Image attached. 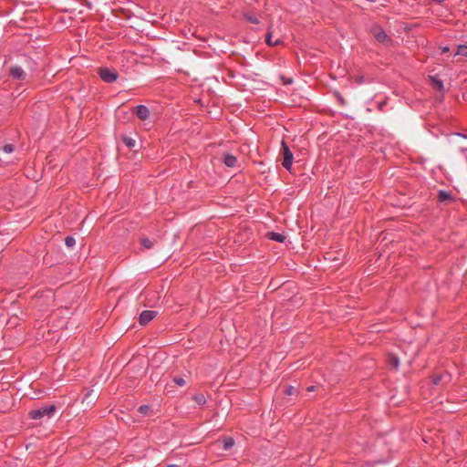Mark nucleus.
Instances as JSON below:
<instances>
[{
  "label": "nucleus",
  "instance_id": "obj_1",
  "mask_svg": "<svg viewBox=\"0 0 467 467\" xmlns=\"http://www.w3.org/2000/svg\"><path fill=\"white\" fill-rule=\"evenodd\" d=\"M57 410V407L54 404L42 406L36 410H33L29 412V416L33 420H42L44 418L50 419L53 417Z\"/></svg>",
  "mask_w": 467,
  "mask_h": 467
},
{
  "label": "nucleus",
  "instance_id": "obj_2",
  "mask_svg": "<svg viewBox=\"0 0 467 467\" xmlns=\"http://www.w3.org/2000/svg\"><path fill=\"white\" fill-rule=\"evenodd\" d=\"M370 33L379 43L384 46H389L392 43V39L386 34L380 26L374 25L371 26Z\"/></svg>",
  "mask_w": 467,
  "mask_h": 467
},
{
  "label": "nucleus",
  "instance_id": "obj_3",
  "mask_svg": "<svg viewBox=\"0 0 467 467\" xmlns=\"http://www.w3.org/2000/svg\"><path fill=\"white\" fill-rule=\"evenodd\" d=\"M99 78L106 83H113L119 78L118 72L114 68L107 67L98 68Z\"/></svg>",
  "mask_w": 467,
  "mask_h": 467
},
{
  "label": "nucleus",
  "instance_id": "obj_4",
  "mask_svg": "<svg viewBox=\"0 0 467 467\" xmlns=\"http://www.w3.org/2000/svg\"><path fill=\"white\" fill-rule=\"evenodd\" d=\"M281 146H282V150H283V155H284L282 166L286 171H291V167H292L293 161H294V155L285 140H282Z\"/></svg>",
  "mask_w": 467,
  "mask_h": 467
},
{
  "label": "nucleus",
  "instance_id": "obj_5",
  "mask_svg": "<svg viewBox=\"0 0 467 467\" xmlns=\"http://www.w3.org/2000/svg\"><path fill=\"white\" fill-rule=\"evenodd\" d=\"M133 113L140 119L146 120L150 118V111L145 105H138L134 108Z\"/></svg>",
  "mask_w": 467,
  "mask_h": 467
},
{
  "label": "nucleus",
  "instance_id": "obj_6",
  "mask_svg": "<svg viewBox=\"0 0 467 467\" xmlns=\"http://www.w3.org/2000/svg\"><path fill=\"white\" fill-rule=\"evenodd\" d=\"M158 312L154 310H144L140 314L139 322L140 325H147L150 323L156 316Z\"/></svg>",
  "mask_w": 467,
  "mask_h": 467
},
{
  "label": "nucleus",
  "instance_id": "obj_7",
  "mask_svg": "<svg viewBox=\"0 0 467 467\" xmlns=\"http://www.w3.org/2000/svg\"><path fill=\"white\" fill-rule=\"evenodd\" d=\"M9 73L14 79L17 80H24L26 77V71L20 66H12Z\"/></svg>",
  "mask_w": 467,
  "mask_h": 467
},
{
  "label": "nucleus",
  "instance_id": "obj_8",
  "mask_svg": "<svg viewBox=\"0 0 467 467\" xmlns=\"http://www.w3.org/2000/svg\"><path fill=\"white\" fill-rule=\"evenodd\" d=\"M451 380V375L448 374V373H441V374H439V375H435L433 378H432V383L434 385H439L441 384V382H449Z\"/></svg>",
  "mask_w": 467,
  "mask_h": 467
},
{
  "label": "nucleus",
  "instance_id": "obj_9",
  "mask_svg": "<svg viewBox=\"0 0 467 467\" xmlns=\"http://www.w3.org/2000/svg\"><path fill=\"white\" fill-rule=\"evenodd\" d=\"M223 161L225 164V166H227L229 168H234L236 166L237 158L233 154H225L223 156Z\"/></svg>",
  "mask_w": 467,
  "mask_h": 467
},
{
  "label": "nucleus",
  "instance_id": "obj_10",
  "mask_svg": "<svg viewBox=\"0 0 467 467\" xmlns=\"http://www.w3.org/2000/svg\"><path fill=\"white\" fill-rule=\"evenodd\" d=\"M24 59L26 69H28L31 73H34L37 70V64L35 60L27 57H25Z\"/></svg>",
  "mask_w": 467,
  "mask_h": 467
},
{
  "label": "nucleus",
  "instance_id": "obj_11",
  "mask_svg": "<svg viewBox=\"0 0 467 467\" xmlns=\"http://www.w3.org/2000/svg\"><path fill=\"white\" fill-rule=\"evenodd\" d=\"M218 443H222L223 450L228 451L234 447V440L232 437H225L223 441H219Z\"/></svg>",
  "mask_w": 467,
  "mask_h": 467
},
{
  "label": "nucleus",
  "instance_id": "obj_12",
  "mask_svg": "<svg viewBox=\"0 0 467 467\" xmlns=\"http://www.w3.org/2000/svg\"><path fill=\"white\" fill-rule=\"evenodd\" d=\"M97 399V395L94 393V390H88L82 399L83 402H87L88 405L93 404L95 400Z\"/></svg>",
  "mask_w": 467,
  "mask_h": 467
},
{
  "label": "nucleus",
  "instance_id": "obj_13",
  "mask_svg": "<svg viewBox=\"0 0 467 467\" xmlns=\"http://www.w3.org/2000/svg\"><path fill=\"white\" fill-rule=\"evenodd\" d=\"M388 362L390 367H392L394 369H398L400 367V359L399 358L394 354H389L388 357Z\"/></svg>",
  "mask_w": 467,
  "mask_h": 467
},
{
  "label": "nucleus",
  "instance_id": "obj_14",
  "mask_svg": "<svg viewBox=\"0 0 467 467\" xmlns=\"http://www.w3.org/2000/svg\"><path fill=\"white\" fill-rule=\"evenodd\" d=\"M268 237L270 240H274L278 243H283L285 240V236L284 234L275 232L268 233Z\"/></svg>",
  "mask_w": 467,
  "mask_h": 467
},
{
  "label": "nucleus",
  "instance_id": "obj_15",
  "mask_svg": "<svg viewBox=\"0 0 467 467\" xmlns=\"http://www.w3.org/2000/svg\"><path fill=\"white\" fill-rule=\"evenodd\" d=\"M431 83L433 85V87L438 89V90H443L444 88V86H443V82L442 80H441L439 78L437 77H431Z\"/></svg>",
  "mask_w": 467,
  "mask_h": 467
},
{
  "label": "nucleus",
  "instance_id": "obj_16",
  "mask_svg": "<svg viewBox=\"0 0 467 467\" xmlns=\"http://www.w3.org/2000/svg\"><path fill=\"white\" fill-rule=\"evenodd\" d=\"M140 244L144 248L150 249L153 247L154 241L145 237L140 240Z\"/></svg>",
  "mask_w": 467,
  "mask_h": 467
},
{
  "label": "nucleus",
  "instance_id": "obj_17",
  "mask_svg": "<svg viewBox=\"0 0 467 467\" xmlns=\"http://www.w3.org/2000/svg\"><path fill=\"white\" fill-rule=\"evenodd\" d=\"M455 55H461L467 57V45L458 46V50Z\"/></svg>",
  "mask_w": 467,
  "mask_h": 467
},
{
  "label": "nucleus",
  "instance_id": "obj_18",
  "mask_svg": "<svg viewBox=\"0 0 467 467\" xmlns=\"http://www.w3.org/2000/svg\"><path fill=\"white\" fill-rule=\"evenodd\" d=\"M65 244L67 247L72 248L76 244V240L73 236H67L65 238Z\"/></svg>",
  "mask_w": 467,
  "mask_h": 467
},
{
  "label": "nucleus",
  "instance_id": "obj_19",
  "mask_svg": "<svg viewBox=\"0 0 467 467\" xmlns=\"http://www.w3.org/2000/svg\"><path fill=\"white\" fill-rule=\"evenodd\" d=\"M266 43L268 46H275L277 44H279L281 41L279 39H276L275 42L272 41V33L269 32L267 35H266V39H265Z\"/></svg>",
  "mask_w": 467,
  "mask_h": 467
},
{
  "label": "nucleus",
  "instance_id": "obj_20",
  "mask_svg": "<svg viewBox=\"0 0 467 467\" xmlns=\"http://www.w3.org/2000/svg\"><path fill=\"white\" fill-rule=\"evenodd\" d=\"M123 142L130 149L133 148L135 146V143H136L135 140L132 138H130V137H125L123 139Z\"/></svg>",
  "mask_w": 467,
  "mask_h": 467
},
{
  "label": "nucleus",
  "instance_id": "obj_21",
  "mask_svg": "<svg viewBox=\"0 0 467 467\" xmlns=\"http://www.w3.org/2000/svg\"><path fill=\"white\" fill-rule=\"evenodd\" d=\"M194 400L198 405H203L206 402V399L202 394L196 395Z\"/></svg>",
  "mask_w": 467,
  "mask_h": 467
},
{
  "label": "nucleus",
  "instance_id": "obj_22",
  "mask_svg": "<svg viewBox=\"0 0 467 467\" xmlns=\"http://www.w3.org/2000/svg\"><path fill=\"white\" fill-rule=\"evenodd\" d=\"M139 412L143 414V415H147L148 412L150 410V407L149 405H141L139 407Z\"/></svg>",
  "mask_w": 467,
  "mask_h": 467
},
{
  "label": "nucleus",
  "instance_id": "obj_23",
  "mask_svg": "<svg viewBox=\"0 0 467 467\" xmlns=\"http://www.w3.org/2000/svg\"><path fill=\"white\" fill-rule=\"evenodd\" d=\"M15 150V147L13 144H5L3 146V151L5 153H12Z\"/></svg>",
  "mask_w": 467,
  "mask_h": 467
},
{
  "label": "nucleus",
  "instance_id": "obj_24",
  "mask_svg": "<svg viewBox=\"0 0 467 467\" xmlns=\"http://www.w3.org/2000/svg\"><path fill=\"white\" fill-rule=\"evenodd\" d=\"M173 382L175 384H177L178 386H180V387L184 386L185 383H186L185 380L182 377H174L173 378Z\"/></svg>",
  "mask_w": 467,
  "mask_h": 467
},
{
  "label": "nucleus",
  "instance_id": "obj_25",
  "mask_svg": "<svg viewBox=\"0 0 467 467\" xmlns=\"http://www.w3.org/2000/svg\"><path fill=\"white\" fill-rule=\"evenodd\" d=\"M245 18L253 23V24H258L259 23V20L257 19V17H255L254 16H252V15H249V14H245L244 15Z\"/></svg>",
  "mask_w": 467,
  "mask_h": 467
},
{
  "label": "nucleus",
  "instance_id": "obj_26",
  "mask_svg": "<svg viewBox=\"0 0 467 467\" xmlns=\"http://www.w3.org/2000/svg\"><path fill=\"white\" fill-rule=\"evenodd\" d=\"M294 390H295V389L293 386H286V388H285V393L287 395H292L294 393Z\"/></svg>",
  "mask_w": 467,
  "mask_h": 467
},
{
  "label": "nucleus",
  "instance_id": "obj_27",
  "mask_svg": "<svg viewBox=\"0 0 467 467\" xmlns=\"http://www.w3.org/2000/svg\"><path fill=\"white\" fill-rule=\"evenodd\" d=\"M449 50H450L449 47H441V52H442V53H446V52H448Z\"/></svg>",
  "mask_w": 467,
  "mask_h": 467
},
{
  "label": "nucleus",
  "instance_id": "obj_28",
  "mask_svg": "<svg viewBox=\"0 0 467 467\" xmlns=\"http://www.w3.org/2000/svg\"><path fill=\"white\" fill-rule=\"evenodd\" d=\"M315 389V386H310L307 388L308 391H313Z\"/></svg>",
  "mask_w": 467,
  "mask_h": 467
},
{
  "label": "nucleus",
  "instance_id": "obj_29",
  "mask_svg": "<svg viewBox=\"0 0 467 467\" xmlns=\"http://www.w3.org/2000/svg\"><path fill=\"white\" fill-rule=\"evenodd\" d=\"M166 467H180V466H179V465H177V464H169V465H167Z\"/></svg>",
  "mask_w": 467,
  "mask_h": 467
},
{
  "label": "nucleus",
  "instance_id": "obj_30",
  "mask_svg": "<svg viewBox=\"0 0 467 467\" xmlns=\"http://www.w3.org/2000/svg\"><path fill=\"white\" fill-rule=\"evenodd\" d=\"M459 136L464 138V139H467V136L466 135H463V134H461V133H458Z\"/></svg>",
  "mask_w": 467,
  "mask_h": 467
}]
</instances>
